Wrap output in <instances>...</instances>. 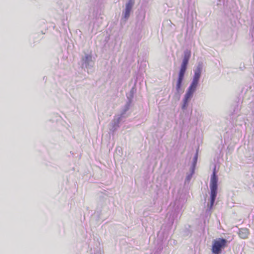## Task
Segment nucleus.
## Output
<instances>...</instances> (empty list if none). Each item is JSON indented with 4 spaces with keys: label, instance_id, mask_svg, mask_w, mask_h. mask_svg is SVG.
<instances>
[{
    "label": "nucleus",
    "instance_id": "1",
    "mask_svg": "<svg viewBox=\"0 0 254 254\" xmlns=\"http://www.w3.org/2000/svg\"><path fill=\"white\" fill-rule=\"evenodd\" d=\"M201 74V68L198 67L197 69L194 72V75L193 76V80L190 85L189 87L187 93H186L184 99V105L183 107H186L188 105V102L190 101L192 98L193 93L196 90L197 86L199 79Z\"/></svg>",
    "mask_w": 254,
    "mask_h": 254
},
{
    "label": "nucleus",
    "instance_id": "2",
    "mask_svg": "<svg viewBox=\"0 0 254 254\" xmlns=\"http://www.w3.org/2000/svg\"><path fill=\"white\" fill-rule=\"evenodd\" d=\"M217 181L218 179L216 174L215 169H214L211 178L210 184V187L211 190V207L213 206L216 196L217 190Z\"/></svg>",
    "mask_w": 254,
    "mask_h": 254
},
{
    "label": "nucleus",
    "instance_id": "3",
    "mask_svg": "<svg viewBox=\"0 0 254 254\" xmlns=\"http://www.w3.org/2000/svg\"><path fill=\"white\" fill-rule=\"evenodd\" d=\"M227 241L223 238H219L213 242L212 252L214 254H220L222 249L227 246Z\"/></svg>",
    "mask_w": 254,
    "mask_h": 254
},
{
    "label": "nucleus",
    "instance_id": "4",
    "mask_svg": "<svg viewBox=\"0 0 254 254\" xmlns=\"http://www.w3.org/2000/svg\"><path fill=\"white\" fill-rule=\"evenodd\" d=\"M134 4L133 0H129L128 2L126 4V11L125 13V17L127 18L129 17L130 12L132 8V7Z\"/></svg>",
    "mask_w": 254,
    "mask_h": 254
},
{
    "label": "nucleus",
    "instance_id": "5",
    "mask_svg": "<svg viewBox=\"0 0 254 254\" xmlns=\"http://www.w3.org/2000/svg\"><path fill=\"white\" fill-rule=\"evenodd\" d=\"M249 234V230L247 229H241L239 230V235L241 238H247Z\"/></svg>",
    "mask_w": 254,
    "mask_h": 254
},
{
    "label": "nucleus",
    "instance_id": "6",
    "mask_svg": "<svg viewBox=\"0 0 254 254\" xmlns=\"http://www.w3.org/2000/svg\"><path fill=\"white\" fill-rule=\"evenodd\" d=\"M190 52H189L188 53L185 54V57L184 58L183 63L182 64V66H187V64H188L189 60L190 57Z\"/></svg>",
    "mask_w": 254,
    "mask_h": 254
},
{
    "label": "nucleus",
    "instance_id": "7",
    "mask_svg": "<svg viewBox=\"0 0 254 254\" xmlns=\"http://www.w3.org/2000/svg\"><path fill=\"white\" fill-rule=\"evenodd\" d=\"M187 67L181 65V69L179 72V77L184 78Z\"/></svg>",
    "mask_w": 254,
    "mask_h": 254
},
{
    "label": "nucleus",
    "instance_id": "8",
    "mask_svg": "<svg viewBox=\"0 0 254 254\" xmlns=\"http://www.w3.org/2000/svg\"><path fill=\"white\" fill-rule=\"evenodd\" d=\"M183 78H182V77H179V78H178L177 83V86H176V88L178 90H179L181 88Z\"/></svg>",
    "mask_w": 254,
    "mask_h": 254
},
{
    "label": "nucleus",
    "instance_id": "9",
    "mask_svg": "<svg viewBox=\"0 0 254 254\" xmlns=\"http://www.w3.org/2000/svg\"><path fill=\"white\" fill-rule=\"evenodd\" d=\"M197 158V154H196V156H195V158L196 159Z\"/></svg>",
    "mask_w": 254,
    "mask_h": 254
}]
</instances>
